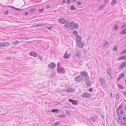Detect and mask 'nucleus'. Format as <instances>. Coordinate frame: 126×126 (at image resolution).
I'll list each match as a JSON object with an SVG mask.
<instances>
[{
	"instance_id": "f257e3e1",
	"label": "nucleus",
	"mask_w": 126,
	"mask_h": 126,
	"mask_svg": "<svg viewBox=\"0 0 126 126\" xmlns=\"http://www.w3.org/2000/svg\"><path fill=\"white\" fill-rule=\"evenodd\" d=\"M81 96L84 98H88L91 96V94L88 93L84 92L81 94Z\"/></svg>"
},
{
	"instance_id": "f03ea898",
	"label": "nucleus",
	"mask_w": 126,
	"mask_h": 126,
	"mask_svg": "<svg viewBox=\"0 0 126 126\" xmlns=\"http://www.w3.org/2000/svg\"><path fill=\"white\" fill-rule=\"evenodd\" d=\"M65 72L64 69L62 67H59L57 68V72L59 73H64Z\"/></svg>"
},
{
	"instance_id": "7ed1b4c3",
	"label": "nucleus",
	"mask_w": 126,
	"mask_h": 126,
	"mask_svg": "<svg viewBox=\"0 0 126 126\" xmlns=\"http://www.w3.org/2000/svg\"><path fill=\"white\" fill-rule=\"evenodd\" d=\"M85 81L87 85L89 87L91 86V84L90 81L89 77H86L85 79Z\"/></svg>"
},
{
	"instance_id": "20e7f679",
	"label": "nucleus",
	"mask_w": 126,
	"mask_h": 126,
	"mask_svg": "<svg viewBox=\"0 0 126 126\" xmlns=\"http://www.w3.org/2000/svg\"><path fill=\"white\" fill-rule=\"evenodd\" d=\"M84 46V43L82 42H80L77 43V46L79 47L82 48Z\"/></svg>"
},
{
	"instance_id": "39448f33",
	"label": "nucleus",
	"mask_w": 126,
	"mask_h": 126,
	"mask_svg": "<svg viewBox=\"0 0 126 126\" xmlns=\"http://www.w3.org/2000/svg\"><path fill=\"white\" fill-rule=\"evenodd\" d=\"M48 66L49 68L50 69H54L56 67V64L54 63H51L48 65Z\"/></svg>"
},
{
	"instance_id": "423d86ee",
	"label": "nucleus",
	"mask_w": 126,
	"mask_h": 126,
	"mask_svg": "<svg viewBox=\"0 0 126 126\" xmlns=\"http://www.w3.org/2000/svg\"><path fill=\"white\" fill-rule=\"evenodd\" d=\"M99 80L102 85L104 86L105 85V82L104 79L102 78H100L99 79Z\"/></svg>"
},
{
	"instance_id": "0eeeda50",
	"label": "nucleus",
	"mask_w": 126,
	"mask_h": 126,
	"mask_svg": "<svg viewBox=\"0 0 126 126\" xmlns=\"http://www.w3.org/2000/svg\"><path fill=\"white\" fill-rule=\"evenodd\" d=\"M123 105L121 104L120 105L119 107H118L116 109V113L117 114L119 115V110L121 109L122 107H123Z\"/></svg>"
},
{
	"instance_id": "6e6552de",
	"label": "nucleus",
	"mask_w": 126,
	"mask_h": 126,
	"mask_svg": "<svg viewBox=\"0 0 126 126\" xmlns=\"http://www.w3.org/2000/svg\"><path fill=\"white\" fill-rule=\"evenodd\" d=\"M75 23L73 21H71L70 23V30H73L74 29V26Z\"/></svg>"
},
{
	"instance_id": "1a4fd4ad",
	"label": "nucleus",
	"mask_w": 126,
	"mask_h": 126,
	"mask_svg": "<svg viewBox=\"0 0 126 126\" xmlns=\"http://www.w3.org/2000/svg\"><path fill=\"white\" fill-rule=\"evenodd\" d=\"M126 66V62L121 64L119 67V69L121 70L125 66Z\"/></svg>"
},
{
	"instance_id": "9d476101",
	"label": "nucleus",
	"mask_w": 126,
	"mask_h": 126,
	"mask_svg": "<svg viewBox=\"0 0 126 126\" xmlns=\"http://www.w3.org/2000/svg\"><path fill=\"white\" fill-rule=\"evenodd\" d=\"M59 21L60 23L62 24L66 22L65 20L63 18H60L59 19Z\"/></svg>"
},
{
	"instance_id": "9b49d317",
	"label": "nucleus",
	"mask_w": 126,
	"mask_h": 126,
	"mask_svg": "<svg viewBox=\"0 0 126 126\" xmlns=\"http://www.w3.org/2000/svg\"><path fill=\"white\" fill-rule=\"evenodd\" d=\"M75 91V90L74 89L69 88L67 89L66 91V92L68 93H71L74 92Z\"/></svg>"
},
{
	"instance_id": "f8f14e48",
	"label": "nucleus",
	"mask_w": 126,
	"mask_h": 126,
	"mask_svg": "<svg viewBox=\"0 0 126 126\" xmlns=\"http://www.w3.org/2000/svg\"><path fill=\"white\" fill-rule=\"evenodd\" d=\"M68 101L69 102H71L73 105H76L77 104V102L76 100L69 99H68Z\"/></svg>"
},
{
	"instance_id": "ddd939ff",
	"label": "nucleus",
	"mask_w": 126,
	"mask_h": 126,
	"mask_svg": "<svg viewBox=\"0 0 126 126\" xmlns=\"http://www.w3.org/2000/svg\"><path fill=\"white\" fill-rule=\"evenodd\" d=\"M118 122L122 126H126V123H125L121 121L117 120Z\"/></svg>"
},
{
	"instance_id": "4468645a",
	"label": "nucleus",
	"mask_w": 126,
	"mask_h": 126,
	"mask_svg": "<svg viewBox=\"0 0 126 126\" xmlns=\"http://www.w3.org/2000/svg\"><path fill=\"white\" fill-rule=\"evenodd\" d=\"M75 80L76 81L78 82H79L82 80L79 76H76L75 78Z\"/></svg>"
},
{
	"instance_id": "2eb2a0df",
	"label": "nucleus",
	"mask_w": 126,
	"mask_h": 126,
	"mask_svg": "<svg viewBox=\"0 0 126 126\" xmlns=\"http://www.w3.org/2000/svg\"><path fill=\"white\" fill-rule=\"evenodd\" d=\"M76 55L77 57H80L81 56V52L79 50L76 51Z\"/></svg>"
},
{
	"instance_id": "dca6fc26",
	"label": "nucleus",
	"mask_w": 126,
	"mask_h": 126,
	"mask_svg": "<svg viewBox=\"0 0 126 126\" xmlns=\"http://www.w3.org/2000/svg\"><path fill=\"white\" fill-rule=\"evenodd\" d=\"M30 54L31 56L34 57H36L37 56L36 53L33 51L31 52L30 53Z\"/></svg>"
},
{
	"instance_id": "f3484780",
	"label": "nucleus",
	"mask_w": 126,
	"mask_h": 126,
	"mask_svg": "<svg viewBox=\"0 0 126 126\" xmlns=\"http://www.w3.org/2000/svg\"><path fill=\"white\" fill-rule=\"evenodd\" d=\"M76 36V39L77 41L78 42H80L81 40V37L79 35H77V36Z\"/></svg>"
},
{
	"instance_id": "a211bd4d",
	"label": "nucleus",
	"mask_w": 126,
	"mask_h": 126,
	"mask_svg": "<svg viewBox=\"0 0 126 126\" xmlns=\"http://www.w3.org/2000/svg\"><path fill=\"white\" fill-rule=\"evenodd\" d=\"M107 73L110 76L111 73V69L110 68H108L107 69Z\"/></svg>"
},
{
	"instance_id": "6ab92c4d",
	"label": "nucleus",
	"mask_w": 126,
	"mask_h": 126,
	"mask_svg": "<svg viewBox=\"0 0 126 126\" xmlns=\"http://www.w3.org/2000/svg\"><path fill=\"white\" fill-rule=\"evenodd\" d=\"M10 45V43L8 42L2 43V46L3 47H6Z\"/></svg>"
},
{
	"instance_id": "aec40b11",
	"label": "nucleus",
	"mask_w": 126,
	"mask_h": 126,
	"mask_svg": "<svg viewBox=\"0 0 126 126\" xmlns=\"http://www.w3.org/2000/svg\"><path fill=\"white\" fill-rule=\"evenodd\" d=\"M67 51H66L64 55V58L65 59H68L69 58L70 55L67 54Z\"/></svg>"
},
{
	"instance_id": "412c9836",
	"label": "nucleus",
	"mask_w": 126,
	"mask_h": 126,
	"mask_svg": "<svg viewBox=\"0 0 126 126\" xmlns=\"http://www.w3.org/2000/svg\"><path fill=\"white\" fill-rule=\"evenodd\" d=\"M80 74H81L83 75L84 77H85V78L86 77H87V75H88V74L86 72H81L80 73Z\"/></svg>"
},
{
	"instance_id": "4be33fe9",
	"label": "nucleus",
	"mask_w": 126,
	"mask_h": 126,
	"mask_svg": "<svg viewBox=\"0 0 126 126\" xmlns=\"http://www.w3.org/2000/svg\"><path fill=\"white\" fill-rule=\"evenodd\" d=\"M116 0H112L111 4L112 6L116 4Z\"/></svg>"
},
{
	"instance_id": "5701e85b",
	"label": "nucleus",
	"mask_w": 126,
	"mask_h": 126,
	"mask_svg": "<svg viewBox=\"0 0 126 126\" xmlns=\"http://www.w3.org/2000/svg\"><path fill=\"white\" fill-rule=\"evenodd\" d=\"M60 124V122L58 121L54 123L53 124V125L54 126H58Z\"/></svg>"
},
{
	"instance_id": "b1692460",
	"label": "nucleus",
	"mask_w": 126,
	"mask_h": 126,
	"mask_svg": "<svg viewBox=\"0 0 126 126\" xmlns=\"http://www.w3.org/2000/svg\"><path fill=\"white\" fill-rule=\"evenodd\" d=\"M79 27V24L77 23H75L74 26V28L77 29H78Z\"/></svg>"
},
{
	"instance_id": "393cba45",
	"label": "nucleus",
	"mask_w": 126,
	"mask_h": 126,
	"mask_svg": "<svg viewBox=\"0 0 126 126\" xmlns=\"http://www.w3.org/2000/svg\"><path fill=\"white\" fill-rule=\"evenodd\" d=\"M36 11V9L35 8L31 9L29 10V12L31 13H33Z\"/></svg>"
},
{
	"instance_id": "a878e982",
	"label": "nucleus",
	"mask_w": 126,
	"mask_h": 126,
	"mask_svg": "<svg viewBox=\"0 0 126 126\" xmlns=\"http://www.w3.org/2000/svg\"><path fill=\"white\" fill-rule=\"evenodd\" d=\"M126 33V28L123 31L120 32L121 34H124Z\"/></svg>"
},
{
	"instance_id": "bb28decb",
	"label": "nucleus",
	"mask_w": 126,
	"mask_h": 126,
	"mask_svg": "<svg viewBox=\"0 0 126 126\" xmlns=\"http://www.w3.org/2000/svg\"><path fill=\"white\" fill-rule=\"evenodd\" d=\"M76 8L74 5H72L70 7V9L72 10H75L76 9Z\"/></svg>"
},
{
	"instance_id": "cd10ccee",
	"label": "nucleus",
	"mask_w": 126,
	"mask_h": 126,
	"mask_svg": "<svg viewBox=\"0 0 126 126\" xmlns=\"http://www.w3.org/2000/svg\"><path fill=\"white\" fill-rule=\"evenodd\" d=\"M73 33L75 36H77V35H78V32L76 30H74V31L73 32Z\"/></svg>"
},
{
	"instance_id": "c85d7f7f",
	"label": "nucleus",
	"mask_w": 126,
	"mask_h": 126,
	"mask_svg": "<svg viewBox=\"0 0 126 126\" xmlns=\"http://www.w3.org/2000/svg\"><path fill=\"white\" fill-rule=\"evenodd\" d=\"M123 59V60H125V57L124 56L120 57H119L118 59V60L119 61L120 60H121Z\"/></svg>"
},
{
	"instance_id": "c756f323",
	"label": "nucleus",
	"mask_w": 126,
	"mask_h": 126,
	"mask_svg": "<svg viewBox=\"0 0 126 126\" xmlns=\"http://www.w3.org/2000/svg\"><path fill=\"white\" fill-rule=\"evenodd\" d=\"M46 25V24L45 23H41L40 24H39L38 25H37V26L38 27H42Z\"/></svg>"
},
{
	"instance_id": "7c9ffc66",
	"label": "nucleus",
	"mask_w": 126,
	"mask_h": 126,
	"mask_svg": "<svg viewBox=\"0 0 126 126\" xmlns=\"http://www.w3.org/2000/svg\"><path fill=\"white\" fill-rule=\"evenodd\" d=\"M106 42L105 44L104 45V48H106L108 46V42L107 41H106Z\"/></svg>"
},
{
	"instance_id": "2f4dec72",
	"label": "nucleus",
	"mask_w": 126,
	"mask_h": 126,
	"mask_svg": "<svg viewBox=\"0 0 126 126\" xmlns=\"http://www.w3.org/2000/svg\"><path fill=\"white\" fill-rule=\"evenodd\" d=\"M105 6V5L104 4L102 5L99 8V10H100L103 8Z\"/></svg>"
},
{
	"instance_id": "473e14b6",
	"label": "nucleus",
	"mask_w": 126,
	"mask_h": 126,
	"mask_svg": "<svg viewBox=\"0 0 126 126\" xmlns=\"http://www.w3.org/2000/svg\"><path fill=\"white\" fill-rule=\"evenodd\" d=\"M19 42L17 40L14 41L12 42V43L14 44H16L19 43Z\"/></svg>"
},
{
	"instance_id": "72a5a7b5",
	"label": "nucleus",
	"mask_w": 126,
	"mask_h": 126,
	"mask_svg": "<svg viewBox=\"0 0 126 126\" xmlns=\"http://www.w3.org/2000/svg\"><path fill=\"white\" fill-rule=\"evenodd\" d=\"M64 26L65 29H67L68 28V23H66L65 24Z\"/></svg>"
},
{
	"instance_id": "f704fd0d",
	"label": "nucleus",
	"mask_w": 126,
	"mask_h": 126,
	"mask_svg": "<svg viewBox=\"0 0 126 126\" xmlns=\"http://www.w3.org/2000/svg\"><path fill=\"white\" fill-rule=\"evenodd\" d=\"M91 120L92 122H95V118L94 117H91Z\"/></svg>"
},
{
	"instance_id": "c9c22d12",
	"label": "nucleus",
	"mask_w": 126,
	"mask_h": 126,
	"mask_svg": "<svg viewBox=\"0 0 126 126\" xmlns=\"http://www.w3.org/2000/svg\"><path fill=\"white\" fill-rule=\"evenodd\" d=\"M58 111V110L57 109H52L51 111L53 112H57Z\"/></svg>"
},
{
	"instance_id": "e433bc0d",
	"label": "nucleus",
	"mask_w": 126,
	"mask_h": 126,
	"mask_svg": "<svg viewBox=\"0 0 126 126\" xmlns=\"http://www.w3.org/2000/svg\"><path fill=\"white\" fill-rule=\"evenodd\" d=\"M79 76H80V78L82 80L84 78V76H83V75L81 74H80Z\"/></svg>"
},
{
	"instance_id": "4c0bfd02",
	"label": "nucleus",
	"mask_w": 126,
	"mask_h": 126,
	"mask_svg": "<svg viewBox=\"0 0 126 126\" xmlns=\"http://www.w3.org/2000/svg\"><path fill=\"white\" fill-rule=\"evenodd\" d=\"M119 97V95L118 94H116L115 96V99H118Z\"/></svg>"
},
{
	"instance_id": "58836bf2",
	"label": "nucleus",
	"mask_w": 126,
	"mask_h": 126,
	"mask_svg": "<svg viewBox=\"0 0 126 126\" xmlns=\"http://www.w3.org/2000/svg\"><path fill=\"white\" fill-rule=\"evenodd\" d=\"M118 29V27H117V25H115L114 28L113 29V30H117Z\"/></svg>"
},
{
	"instance_id": "ea45409f",
	"label": "nucleus",
	"mask_w": 126,
	"mask_h": 126,
	"mask_svg": "<svg viewBox=\"0 0 126 126\" xmlns=\"http://www.w3.org/2000/svg\"><path fill=\"white\" fill-rule=\"evenodd\" d=\"M124 73H122L119 75V77L121 78H123L124 77Z\"/></svg>"
},
{
	"instance_id": "a19ab883",
	"label": "nucleus",
	"mask_w": 126,
	"mask_h": 126,
	"mask_svg": "<svg viewBox=\"0 0 126 126\" xmlns=\"http://www.w3.org/2000/svg\"><path fill=\"white\" fill-rule=\"evenodd\" d=\"M118 87L119 88H120L121 89H123V87L121 85H118Z\"/></svg>"
},
{
	"instance_id": "79ce46f5",
	"label": "nucleus",
	"mask_w": 126,
	"mask_h": 126,
	"mask_svg": "<svg viewBox=\"0 0 126 126\" xmlns=\"http://www.w3.org/2000/svg\"><path fill=\"white\" fill-rule=\"evenodd\" d=\"M55 76V74L54 73H52L51 75V78L54 77Z\"/></svg>"
},
{
	"instance_id": "37998d69",
	"label": "nucleus",
	"mask_w": 126,
	"mask_h": 126,
	"mask_svg": "<svg viewBox=\"0 0 126 126\" xmlns=\"http://www.w3.org/2000/svg\"><path fill=\"white\" fill-rule=\"evenodd\" d=\"M117 115L118 116V117L117 118V119L118 120H119L120 119V118L121 117V116L120 114V113H119V115H118V114H117Z\"/></svg>"
},
{
	"instance_id": "c03bdc74",
	"label": "nucleus",
	"mask_w": 126,
	"mask_h": 126,
	"mask_svg": "<svg viewBox=\"0 0 126 126\" xmlns=\"http://www.w3.org/2000/svg\"><path fill=\"white\" fill-rule=\"evenodd\" d=\"M47 28L48 29V30H51L52 29V27L51 26H50L49 27H47Z\"/></svg>"
},
{
	"instance_id": "a18cd8bd",
	"label": "nucleus",
	"mask_w": 126,
	"mask_h": 126,
	"mask_svg": "<svg viewBox=\"0 0 126 126\" xmlns=\"http://www.w3.org/2000/svg\"><path fill=\"white\" fill-rule=\"evenodd\" d=\"M126 26V24H125L121 27V28L123 29Z\"/></svg>"
},
{
	"instance_id": "49530a36",
	"label": "nucleus",
	"mask_w": 126,
	"mask_h": 126,
	"mask_svg": "<svg viewBox=\"0 0 126 126\" xmlns=\"http://www.w3.org/2000/svg\"><path fill=\"white\" fill-rule=\"evenodd\" d=\"M113 50L114 51H116L117 50V48L116 47H115L113 48Z\"/></svg>"
},
{
	"instance_id": "de8ad7c7",
	"label": "nucleus",
	"mask_w": 126,
	"mask_h": 126,
	"mask_svg": "<svg viewBox=\"0 0 126 126\" xmlns=\"http://www.w3.org/2000/svg\"><path fill=\"white\" fill-rule=\"evenodd\" d=\"M60 64L59 63H58L57 64V67H60Z\"/></svg>"
},
{
	"instance_id": "09e8293b",
	"label": "nucleus",
	"mask_w": 126,
	"mask_h": 126,
	"mask_svg": "<svg viewBox=\"0 0 126 126\" xmlns=\"http://www.w3.org/2000/svg\"><path fill=\"white\" fill-rule=\"evenodd\" d=\"M71 1L70 0H67V3L68 4H70L71 3Z\"/></svg>"
},
{
	"instance_id": "8fccbe9b",
	"label": "nucleus",
	"mask_w": 126,
	"mask_h": 126,
	"mask_svg": "<svg viewBox=\"0 0 126 126\" xmlns=\"http://www.w3.org/2000/svg\"><path fill=\"white\" fill-rule=\"evenodd\" d=\"M44 9H40L38 10V11L40 12H42L44 11Z\"/></svg>"
},
{
	"instance_id": "3c124183",
	"label": "nucleus",
	"mask_w": 126,
	"mask_h": 126,
	"mask_svg": "<svg viewBox=\"0 0 126 126\" xmlns=\"http://www.w3.org/2000/svg\"><path fill=\"white\" fill-rule=\"evenodd\" d=\"M120 113L122 115L123 114V110L121 109L120 111Z\"/></svg>"
},
{
	"instance_id": "603ef678",
	"label": "nucleus",
	"mask_w": 126,
	"mask_h": 126,
	"mask_svg": "<svg viewBox=\"0 0 126 126\" xmlns=\"http://www.w3.org/2000/svg\"><path fill=\"white\" fill-rule=\"evenodd\" d=\"M93 89L92 88H90L89 89V91L90 92H92L93 91Z\"/></svg>"
},
{
	"instance_id": "864d4df0",
	"label": "nucleus",
	"mask_w": 126,
	"mask_h": 126,
	"mask_svg": "<svg viewBox=\"0 0 126 126\" xmlns=\"http://www.w3.org/2000/svg\"><path fill=\"white\" fill-rule=\"evenodd\" d=\"M123 119L124 121H126V117H124L123 118Z\"/></svg>"
},
{
	"instance_id": "5fc2aeb1",
	"label": "nucleus",
	"mask_w": 126,
	"mask_h": 126,
	"mask_svg": "<svg viewBox=\"0 0 126 126\" xmlns=\"http://www.w3.org/2000/svg\"><path fill=\"white\" fill-rule=\"evenodd\" d=\"M77 4L79 5H80L81 4V3L80 2L78 1V2Z\"/></svg>"
},
{
	"instance_id": "6e6d98bb",
	"label": "nucleus",
	"mask_w": 126,
	"mask_h": 126,
	"mask_svg": "<svg viewBox=\"0 0 126 126\" xmlns=\"http://www.w3.org/2000/svg\"><path fill=\"white\" fill-rule=\"evenodd\" d=\"M8 11H6L5 13V15H7L8 13Z\"/></svg>"
},
{
	"instance_id": "4d7b16f0",
	"label": "nucleus",
	"mask_w": 126,
	"mask_h": 126,
	"mask_svg": "<svg viewBox=\"0 0 126 126\" xmlns=\"http://www.w3.org/2000/svg\"><path fill=\"white\" fill-rule=\"evenodd\" d=\"M0 47H3L2 43H0Z\"/></svg>"
},
{
	"instance_id": "13d9d810",
	"label": "nucleus",
	"mask_w": 126,
	"mask_h": 126,
	"mask_svg": "<svg viewBox=\"0 0 126 126\" xmlns=\"http://www.w3.org/2000/svg\"><path fill=\"white\" fill-rule=\"evenodd\" d=\"M8 6L10 7H11V8H15V9H17V8H16L15 7H14L13 6Z\"/></svg>"
},
{
	"instance_id": "bf43d9fd",
	"label": "nucleus",
	"mask_w": 126,
	"mask_h": 126,
	"mask_svg": "<svg viewBox=\"0 0 126 126\" xmlns=\"http://www.w3.org/2000/svg\"><path fill=\"white\" fill-rule=\"evenodd\" d=\"M121 78H120L119 77H118L117 79V81H119L120 80V79Z\"/></svg>"
},
{
	"instance_id": "052dcab7",
	"label": "nucleus",
	"mask_w": 126,
	"mask_h": 126,
	"mask_svg": "<svg viewBox=\"0 0 126 126\" xmlns=\"http://www.w3.org/2000/svg\"><path fill=\"white\" fill-rule=\"evenodd\" d=\"M124 53H125V52H124V51H122V52H121V54H124Z\"/></svg>"
},
{
	"instance_id": "680f3d73",
	"label": "nucleus",
	"mask_w": 126,
	"mask_h": 126,
	"mask_svg": "<svg viewBox=\"0 0 126 126\" xmlns=\"http://www.w3.org/2000/svg\"><path fill=\"white\" fill-rule=\"evenodd\" d=\"M29 14L28 13V12H26L25 13V15L27 16Z\"/></svg>"
},
{
	"instance_id": "e2e57ef3",
	"label": "nucleus",
	"mask_w": 126,
	"mask_h": 126,
	"mask_svg": "<svg viewBox=\"0 0 126 126\" xmlns=\"http://www.w3.org/2000/svg\"><path fill=\"white\" fill-rule=\"evenodd\" d=\"M57 104H56L57 105H58L59 104H60V103L59 102H58L56 103Z\"/></svg>"
},
{
	"instance_id": "0e129e2a",
	"label": "nucleus",
	"mask_w": 126,
	"mask_h": 126,
	"mask_svg": "<svg viewBox=\"0 0 126 126\" xmlns=\"http://www.w3.org/2000/svg\"><path fill=\"white\" fill-rule=\"evenodd\" d=\"M39 58L40 60H41L42 59V58L41 57L39 56Z\"/></svg>"
},
{
	"instance_id": "69168bd1",
	"label": "nucleus",
	"mask_w": 126,
	"mask_h": 126,
	"mask_svg": "<svg viewBox=\"0 0 126 126\" xmlns=\"http://www.w3.org/2000/svg\"><path fill=\"white\" fill-rule=\"evenodd\" d=\"M124 94L125 95H126V92H124Z\"/></svg>"
},
{
	"instance_id": "338daca9",
	"label": "nucleus",
	"mask_w": 126,
	"mask_h": 126,
	"mask_svg": "<svg viewBox=\"0 0 126 126\" xmlns=\"http://www.w3.org/2000/svg\"><path fill=\"white\" fill-rule=\"evenodd\" d=\"M49 7H50V6H49V5H47V8H49Z\"/></svg>"
},
{
	"instance_id": "774afa93",
	"label": "nucleus",
	"mask_w": 126,
	"mask_h": 126,
	"mask_svg": "<svg viewBox=\"0 0 126 126\" xmlns=\"http://www.w3.org/2000/svg\"><path fill=\"white\" fill-rule=\"evenodd\" d=\"M63 115H59V117H62V116H63Z\"/></svg>"
}]
</instances>
